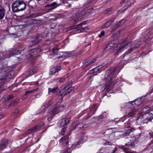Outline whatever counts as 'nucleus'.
Wrapping results in <instances>:
<instances>
[{
	"label": "nucleus",
	"mask_w": 153,
	"mask_h": 153,
	"mask_svg": "<svg viewBox=\"0 0 153 153\" xmlns=\"http://www.w3.org/2000/svg\"><path fill=\"white\" fill-rule=\"evenodd\" d=\"M33 71L32 70H29L27 72V76H30L34 74Z\"/></svg>",
	"instance_id": "nucleus-33"
},
{
	"label": "nucleus",
	"mask_w": 153,
	"mask_h": 153,
	"mask_svg": "<svg viewBox=\"0 0 153 153\" xmlns=\"http://www.w3.org/2000/svg\"><path fill=\"white\" fill-rule=\"evenodd\" d=\"M97 107L96 104H94L92 106L91 108V111L93 112L92 114H93L95 112Z\"/></svg>",
	"instance_id": "nucleus-30"
},
{
	"label": "nucleus",
	"mask_w": 153,
	"mask_h": 153,
	"mask_svg": "<svg viewBox=\"0 0 153 153\" xmlns=\"http://www.w3.org/2000/svg\"><path fill=\"white\" fill-rule=\"evenodd\" d=\"M135 130V128L132 127L131 129L126 130L124 133L123 134V136H127L129 134L132 132L133 131Z\"/></svg>",
	"instance_id": "nucleus-23"
},
{
	"label": "nucleus",
	"mask_w": 153,
	"mask_h": 153,
	"mask_svg": "<svg viewBox=\"0 0 153 153\" xmlns=\"http://www.w3.org/2000/svg\"><path fill=\"white\" fill-rule=\"evenodd\" d=\"M103 67V65H100L97 67V68H98V70H99V71Z\"/></svg>",
	"instance_id": "nucleus-50"
},
{
	"label": "nucleus",
	"mask_w": 153,
	"mask_h": 153,
	"mask_svg": "<svg viewBox=\"0 0 153 153\" xmlns=\"http://www.w3.org/2000/svg\"><path fill=\"white\" fill-rule=\"evenodd\" d=\"M85 125L82 123H79L78 122L76 121L74 123V124L71 128V131L75 129H77L78 130L84 131L85 130L86 127Z\"/></svg>",
	"instance_id": "nucleus-6"
},
{
	"label": "nucleus",
	"mask_w": 153,
	"mask_h": 153,
	"mask_svg": "<svg viewBox=\"0 0 153 153\" xmlns=\"http://www.w3.org/2000/svg\"><path fill=\"white\" fill-rule=\"evenodd\" d=\"M64 107V106L63 105H62L60 106L59 107H58L59 109L60 110V111L62 110V108H63Z\"/></svg>",
	"instance_id": "nucleus-57"
},
{
	"label": "nucleus",
	"mask_w": 153,
	"mask_h": 153,
	"mask_svg": "<svg viewBox=\"0 0 153 153\" xmlns=\"http://www.w3.org/2000/svg\"><path fill=\"white\" fill-rule=\"evenodd\" d=\"M14 97L12 94L9 95L7 97V100H11Z\"/></svg>",
	"instance_id": "nucleus-42"
},
{
	"label": "nucleus",
	"mask_w": 153,
	"mask_h": 153,
	"mask_svg": "<svg viewBox=\"0 0 153 153\" xmlns=\"http://www.w3.org/2000/svg\"><path fill=\"white\" fill-rule=\"evenodd\" d=\"M19 109H15L14 111L13 114H14V115H16L19 113Z\"/></svg>",
	"instance_id": "nucleus-47"
},
{
	"label": "nucleus",
	"mask_w": 153,
	"mask_h": 153,
	"mask_svg": "<svg viewBox=\"0 0 153 153\" xmlns=\"http://www.w3.org/2000/svg\"><path fill=\"white\" fill-rule=\"evenodd\" d=\"M60 67L59 66H56L54 68H53L51 69L50 74L51 75L53 74L56 72L60 70Z\"/></svg>",
	"instance_id": "nucleus-18"
},
{
	"label": "nucleus",
	"mask_w": 153,
	"mask_h": 153,
	"mask_svg": "<svg viewBox=\"0 0 153 153\" xmlns=\"http://www.w3.org/2000/svg\"><path fill=\"white\" fill-rule=\"evenodd\" d=\"M92 70V71H94V72H97V71H99V70H98V68H97V67L94 69H93Z\"/></svg>",
	"instance_id": "nucleus-52"
},
{
	"label": "nucleus",
	"mask_w": 153,
	"mask_h": 153,
	"mask_svg": "<svg viewBox=\"0 0 153 153\" xmlns=\"http://www.w3.org/2000/svg\"><path fill=\"white\" fill-rule=\"evenodd\" d=\"M105 144L106 145H108L110 146H111L112 145V143L109 142H106L105 143Z\"/></svg>",
	"instance_id": "nucleus-53"
},
{
	"label": "nucleus",
	"mask_w": 153,
	"mask_h": 153,
	"mask_svg": "<svg viewBox=\"0 0 153 153\" xmlns=\"http://www.w3.org/2000/svg\"><path fill=\"white\" fill-rule=\"evenodd\" d=\"M62 88H62V89L61 91H59V95L61 96V98H62L63 97L67 95L68 94L67 90H63Z\"/></svg>",
	"instance_id": "nucleus-20"
},
{
	"label": "nucleus",
	"mask_w": 153,
	"mask_h": 153,
	"mask_svg": "<svg viewBox=\"0 0 153 153\" xmlns=\"http://www.w3.org/2000/svg\"><path fill=\"white\" fill-rule=\"evenodd\" d=\"M57 3L56 2H53L50 4H46L45 7H49L48 10L50 11L53 9L57 7Z\"/></svg>",
	"instance_id": "nucleus-14"
},
{
	"label": "nucleus",
	"mask_w": 153,
	"mask_h": 153,
	"mask_svg": "<svg viewBox=\"0 0 153 153\" xmlns=\"http://www.w3.org/2000/svg\"><path fill=\"white\" fill-rule=\"evenodd\" d=\"M121 52L122 51H119V49L118 50H117V51H116L114 53V54L117 55L118 54V53H119L120 52Z\"/></svg>",
	"instance_id": "nucleus-54"
},
{
	"label": "nucleus",
	"mask_w": 153,
	"mask_h": 153,
	"mask_svg": "<svg viewBox=\"0 0 153 153\" xmlns=\"http://www.w3.org/2000/svg\"><path fill=\"white\" fill-rule=\"evenodd\" d=\"M105 32L104 31H102L98 35V37L99 38H101L102 36L104 35Z\"/></svg>",
	"instance_id": "nucleus-44"
},
{
	"label": "nucleus",
	"mask_w": 153,
	"mask_h": 153,
	"mask_svg": "<svg viewBox=\"0 0 153 153\" xmlns=\"http://www.w3.org/2000/svg\"><path fill=\"white\" fill-rule=\"evenodd\" d=\"M69 135H67L62 137L59 140V142L62 144L64 145V146H66L68 149H70L73 146L72 144H69Z\"/></svg>",
	"instance_id": "nucleus-8"
},
{
	"label": "nucleus",
	"mask_w": 153,
	"mask_h": 153,
	"mask_svg": "<svg viewBox=\"0 0 153 153\" xmlns=\"http://www.w3.org/2000/svg\"><path fill=\"white\" fill-rule=\"evenodd\" d=\"M109 88V87L108 86V85L107 84H106L105 86V89H106L107 90V89H108Z\"/></svg>",
	"instance_id": "nucleus-59"
},
{
	"label": "nucleus",
	"mask_w": 153,
	"mask_h": 153,
	"mask_svg": "<svg viewBox=\"0 0 153 153\" xmlns=\"http://www.w3.org/2000/svg\"><path fill=\"white\" fill-rule=\"evenodd\" d=\"M74 89V87H73L71 86L67 88V89L68 93L72 91Z\"/></svg>",
	"instance_id": "nucleus-39"
},
{
	"label": "nucleus",
	"mask_w": 153,
	"mask_h": 153,
	"mask_svg": "<svg viewBox=\"0 0 153 153\" xmlns=\"http://www.w3.org/2000/svg\"><path fill=\"white\" fill-rule=\"evenodd\" d=\"M62 131L63 132H64L65 131V127L63 128V129H62Z\"/></svg>",
	"instance_id": "nucleus-64"
},
{
	"label": "nucleus",
	"mask_w": 153,
	"mask_h": 153,
	"mask_svg": "<svg viewBox=\"0 0 153 153\" xmlns=\"http://www.w3.org/2000/svg\"><path fill=\"white\" fill-rule=\"evenodd\" d=\"M88 29V28L85 27H83L82 28H80L79 30H79L80 32H85L87 31Z\"/></svg>",
	"instance_id": "nucleus-36"
},
{
	"label": "nucleus",
	"mask_w": 153,
	"mask_h": 153,
	"mask_svg": "<svg viewBox=\"0 0 153 153\" xmlns=\"http://www.w3.org/2000/svg\"><path fill=\"white\" fill-rule=\"evenodd\" d=\"M60 111V110L59 108L57 107L56 105L51 107L48 110V112L52 115L56 114L58 113Z\"/></svg>",
	"instance_id": "nucleus-9"
},
{
	"label": "nucleus",
	"mask_w": 153,
	"mask_h": 153,
	"mask_svg": "<svg viewBox=\"0 0 153 153\" xmlns=\"http://www.w3.org/2000/svg\"><path fill=\"white\" fill-rule=\"evenodd\" d=\"M140 45L138 43L135 45L134 47L131 48L129 49L128 51L126 52L123 55V57H124L126 55L128 54V53H131V52L134 49L136 48H138L139 46Z\"/></svg>",
	"instance_id": "nucleus-16"
},
{
	"label": "nucleus",
	"mask_w": 153,
	"mask_h": 153,
	"mask_svg": "<svg viewBox=\"0 0 153 153\" xmlns=\"http://www.w3.org/2000/svg\"><path fill=\"white\" fill-rule=\"evenodd\" d=\"M42 95L41 93H39L36 95L35 96V97L36 98H39Z\"/></svg>",
	"instance_id": "nucleus-49"
},
{
	"label": "nucleus",
	"mask_w": 153,
	"mask_h": 153,
	"mask_svg": "<svg viewBox=\"0 0 153 153\" xmlns=\"http://www.w3.org/2000/svg\"><path fill=\"white\" fill-rule=\"evenodd\" d=\"M117 148L116 147H115L112 153H115L116 151L117 150Z\"/></svg>",
	"instance_id": "nucleus-60"
},
{
	"label": "nucleus",
	"mask_w": 153,
	"mask_h": 153,
	"mask_svg": "<svg viewBox=\"0 0 153 153\" xmlns=\"http://www.w3.org/2000/svg\"><path fill=\"white\" fill-rule=\"evenodd\" d=\"M126 20L124 19H123L121 20V21H119L117 23V24H118L120 26L124 24Z\"/></svg>",
	"instance_id": "nucleus-34"
},
{
	"label": "nucleus",
	"mask_w": 153,
	"mask_h": 153,
	"mask_svg": "<svg viewBox=\"0 0 153 153\" xmlns=\"http://www.w3.org/2000/svg\"><path fill=\"white\" fill-rule=\"evenodd\" d=\"M113 10L112 7H110L106 9L104 11V13L105 14H110Z\"/></svg>",
	"instance_id": "nucleus-28"
},
{
	"label": "nucleus",
	"mask_w": 153,
	"mask_h": 153,
	"mask_svg": "<svg viewBox=\"0 0 153 153\" xmlns=\"http://www.w3.org/2000/svg\"><path fill=\"white\" fill-rule=\"evenodd\" d=\"M64 153H70L68 150H65Z\"/></svg>",
	"instance_id": "nucleus-63"
},
{
	"label": "nucleus",
	"mask_w": 153,
	"mask_h": 153,
	"mask_svg": "<svg viewBox=\"0 0 153 153\" xmlns=\"http://www.w3.org/2000/svg\"><path fill=\"white\" fill-rule=\"evenodd\" d=\"M12 10L15 13H17L24 10L26 8V4L23 1L16 0L11 5Z\"/></svg>",
	"instance_id": "nucleus-2"
},
{
	"label": "nucleus",
	"mask_w": 153,
	"mask_h": 153,
	"mask_svg": "<svg viewBox=\"0 0 153 153\" xmlns=\"http://www.w3.org/2000/svg\"><path fill=\"white\" fill-rule=\"evenodd\" d=\"M109 45H107L106 46L105 48V50L106 51V49L108 48V49H110V48H109Z\"/></svg>",
	"instance_id": "nucleus-56"
},
{
	"label": "nucleus",
	"mask_w": 153,
	"mask_h": 153,
	"mask_svg": "<svg viewBox=\"0 0 153 153\" xmlns=\"http://www.w3.org/2000/svg\"><path fill=\"white\" fill-rule=\"evenodd\" d=\"M8 143V140H2L0 143V150H2L5 148Z\"/></svg>",
	"instance_id": "nucleus-15"
},
{
	"label": "nucleus",
	"mask_w": 153,
	"mask_h": 153,
	"mask_svg": "<svg viewBox=\"0 0 153 153\" xmlns=\"http://www.w3.org/2000/svg\"><path fill=\"white\" fill-rule=\"evenodd\" d=\"M84 137L85 136H84L83 137H81V138L80 139V140L81 141H84L86 140L87 137L86 136H85V139Z\"/></svg>",
	"instance_id": "nucleus-48"
},
{
	"label": "nucleus",
	"mask_w": 153,
	"mask_h": 153,
	"mask_svg": "<svg viewBox=\"0 0 153 153\" xmlns=\"http://www.w3.org/2000/svg\"><path fill=\"white\" fill-rule=\"evenodd\" d=\"M109 27V25H108L107 23H106L105 24H104L102 26V28H107Z\"/></svg>",
	"instance_id": "nucleus-46"
},
{
	"label": "nucleus",
	"mask_w": 153,
	"mask_h": 153,
	"mask_svg": "<svg viewBox=\"0 0 153 153\" xmlns=\"http://www.w3.org/2000/svg\"><path fill=\"white\" fill-rule=\"evenodd\" d=\"M96 61L95 58H93L89 59H86L83 62V65L85 67H87L92 64Z\"/></svg>",
	"instance_id": "nucleus-12"
},
{
	"label": "nucleus",
	"mask_w": 153,
	"mask_h": 153,
	"mask_svg": "<svg viewBox=\"0 0 153 153\" xmlns=\"http://www.w3.org/2000/svg\"><path fill=\"white\" fill-rule=\"evenodd\" d=\"M80 142L79 141L77 142V144H74V145H76H76H79L80 144L79 143Z\"/></svg>",
	"instance_id": "nucleus-62"
},
{
	"label": "nucleus",
	"mask_w": 153,
	"mask_h": 153,
	"mask_svg": "<svg viewBox=\"0 0 153 153\" xmlns=\"http://www.w3.org/2000/svg\"><path fill=\"white\" fill-rule=\"evenodd\" d=\"M38 89V88H37V89H35L33 90H32L27 91L25 93V94L24 96L22 97V99L23 100H24L25 98H26L27 97V96H26L28 94H31L32 93H33L35 92Z\"/></svg>",
	"instance_id": "nucleus-22"
},
{
	"label": "nucleus",
	"mask_w": 153,
	"mask_h": 153,
	"mask_svg": "<svg viewBox=\"0 0 153 153\" xmlns=\"http://www.w3.org/2000/svg\"><path fill=\"white\" fill-rule=\"evenodd\" d=\"M65 80V77H61L58 78L57 79V81L60 82H63Z\"/></svg>",
	"instance_id": "nucleus-35"
},
{
	"label": "nucleus",
	"mask_w": 153,
	"mask_h": 153,
	"mask_svg": "<svg viewBox=\"0 0 153 153\" xmlns=\"http://www.w3.org/2000/svg\"><path fill=\"white\" fill-rule=\"evenodd\" d=\"M4 116V115L3 114H0V119L2 118Z\"/></svg>",
	"instance_id": "nucleus-61"
},
{
	"label": "nucleus",
	"mask_w": 153,
	"mask_h": 153,
	"mask_svg": "<svg viewBox=\"0 0 153 153\" xmlns=\"http://www.w3.org/2000/svg\"><path fill=\"white\" fill-rule=\"evenodd\" d=\"M49 33H45L42 35H39L36 36V37L33 38V39L29 43V45L30 46H34L41 41L43 40H49V38H45V37H47L48 36Z\"/></svg>",
	"instance_id": "nucleus-3"
},
{
	"label": "nucleus",
	"mask_w": 153,
	"mask_h": 153,
	"mask_svg": "<svg viewBox=\"0 0 153 153\" xmlns=\"http://www.w3.org/2000/svg\"><path fill=\"white\" fill-rule=\"evenodd\" d=\"M145 116L146 118L144 120V123H147L153 119V113L152 112L147 113L145 114Z\"/></svg>",
	"instance_id": "nucleus-10"
},
{
	"label": "nucleus",
	"mask_w": 153,
	"mask_h": 153,
	"mask_svg": "<svg viewBox=\"0 0 153 153\" xmlns=\"http://www.w3.org/2000/svg\"><path fill=\"white\" fill-rule=\"evenodd\" d=\"M18 51V50L15 48H12L6 52H4L2 54V56H1L0 60H3L6 58H9L15 54H17Z\"/></svg>",
	"instance_id": "nucleus-4"
},
{
	"label": "nucleus",
	"mask_w": 153,
	"mask_h": 153,
	"mask_svg": "<svg viewBox=\"0 0 153 153\" xmlns=\"http://www.w3.org/2000/svg\"><path fill=\"white\" fill-rule=\"evenodd\" d=\"M9 71L8 67L0 68V81L3 82L7 79Z\"/></svg>",
	"instance_id": "nucleus-5"
},
{
	"label": "nucleus",
	"mask_w": 153,
	"mask_h": 153,
	"mask_svg": "<svg viewBox=\"0 0 153 153\" xmlns=\"http://www.w3.org/2000/svg\"><path fill=\"white\" fill-rule=\"evenodd\" d=\"M150 108L149 107H145L143 108L142 111L143 112H146L149 111L150 109Z\"/></svg>",
	"instance_id": "nucleus-37"
},
{
	"label": "nucleus",
	"mask_w": 153,
	"mask_h": 153,
	"mask_svg": "<svg viewBox=\"0 0 153 153\" xmlns=\"http://www.w3.org/2000/svg\"><path fill=\"white\" fill-rule=\"evenodd\" d=\"M58 88L57 87H56L53 88H49L48 89V93L49 94L51 92L52 93H54L56 92Z\"/></svg>",
	"instance_id": "nucleus-24"
},
{
	"label": "nucleus",
	"mask_w": 153,
	"mask_h": 153,
	"mask_svg": "<svg viewBox=\"0 0 153 153\" xmlns=\"http://www.w3.org/2000/svg\"><path fill=\"white\" fill-rule=\"evenodd\" d=\"M114 18H112L110 20L107 22L106 23H107L108 25H109V27L111 25V23L114 22Z\"/></svg>",
	"instance_id": "nucleus-38"
},
{
	"label": "nucleus",
	"mask_w": 153,
	"mask_h": 153,
	"mask_svg": "<svg viewBox=\"0 0 153 153\" xmlns=\"http://www.w3.org/2000/svg\"><path fill=\"white\" fill-rule=\"evenodd\" d=\"M81 16H79L78 18H77V19H76V20H75V21L76 22L77 21H81Z\"/></svg>",
	"instance_id": "nucleus-55"
},
{
	"label": "nucleus",
	"mask_w": 153,
	"mask_h": 153,
	"mask_svg": "<svg viewBox=\"0 0 153 153\" xmlns=\"http://www.w3.org/2000/svg\"><path fill=\"white\" fill-rule=\"evenodd\" d=\"M131 4V3L130 1H128L125 5L126 9H127L129 6Z\"/></svg>",
	"instance_id": "nucleus-43"
},
{
	"label": "nucleus",
	"mask_w": 153,
	"mask_h": 153,
	"mask_svg": "<svg viewBox=\"0 0 153 153\" xmlns=\"http://www.w3.org/2000/svg\"><path fill=\"white\" fill-rule=\"evenodd\" d=\"M52 104V101L51 100H50L44 104V105L42 106V108L43 109H45V108L49 107L50 105H51Z\"/></svg>",
	"instance_id": "nucleus-27"
},
{
	"label": "nucleus",
	"mask_w": 153,
	"mask_h": 153,
	"mask_svg": "<svg viewBox=\"0 0 153 153\" xmlns=\"http://www.w3.org/2000/svg\"><path fill=\"white\" fill-rule=\"evenodd\" d=\"M71 29H75L76 30V25L71 26L70 27L67 28L64 30L65 31L67 32Z\"/></svg>",
	"instance_id": "nucleus-29"
},
{
	"label": "nucleus",
	"mask_w": 153,
	"mask_h": 153,
	"mask_svg": "<svg viewBox=\"0 0 153 153\" xmlns=\"http://www.w3.org/2000/svg\"><path fill=\"white\" fill-rule=\"evenodd\" d=\"M132 43L131 42H128L125 45H123V46L121 47L120 49H119V51H123L124 50L126 49L129 47V45L131 46V44Z\"/></svg>",
	"instance_id": "nucleus-21"
},
{
	"label": "nucleus",
	"mask_w": 153,
	"mask_h": 153,
	"mask_svg": "<svg viewBox=\"0 0 153 153\" xmlns=\"http://www.w3.org/2000/svg\"><path fill=\"white\" fill-rule=\"evenodd\" d=\"M5 11L4 8L0 5V20L2 19L4 16Z\"/></svg>",
	"instance_id": "nucleus-19"
},
{
	"label": "nucleus",
	"mask_w": 153,
	"mask_h": 153,
	"mask_svg": "<svg viewBox=\"0 0 153 153\" xmlns=\"http://www.w3.org/2000/svg\"><path fill=\"white\" fill-rule=\"evenodd\" d=\"M124 152L126 153H134L133 152H130L129 151H128L127 150H124Z\"/></svg>",
	"instance_id": "nucleus-58"
},
{
	"label": "nucleus",
	"mask_w": 153,
	"mask_h": 153,
	"mask_svg": "<svg viewBox=\"0 0 153 153\" xmlns=\"http://www.w3.org/2000/svg\"><path fill=\"white\" fill-rule=\"evenodd\" d=\"M52 51L53 53L55 55L57 54L58 52V50L56 49H53L52 50Z\"/></svg>",
	"instance_id": "nucleus-45"
},
{
	"label": "nucleus",
	"mask_w": 153,
	"mask_h": 153,
	"mask_svg": "<svg viewBox=\"0 0 153 153\" xmlns=\"http://www.w3.org/2000/svg\"><path fill=\"white\" fill-rule=\"evenodd\" d=\"M136 140V137L134 136H133L131 137V139H130V141L131 143H130L128 142V143H126L125 144L126 146H132L134 144V143Z\"/></svg>",
	"instance_id": "nucleus-17"
},
{
	"label": "nucleus",
	"mask_w": 153,
	"mask_h": 153,
	"mask_svg": "<svg viewBox=\"0 0 153 153\" xmlns=\"http://www.w3.org/2000/svg\"><path fill=\"white\" fill-rule=\"evenodd\" d=\"M116 71V69L114 68H112L107 70L106 72L105 76L103 80L106 81L109 78H111L110 82H111V83H112V79L111 78L110 76L111 75H114L115 72Z\"/></svg>",
	"instance_id": "nucleus-7"
},
{
	"label": "nucleus",
	"mask_w": 153,
	"mask_h": 153,
	"mask_svg": "<svg viewBox=\"0 0 153 153\" xmlns=\"http://www.w3.org/2000/svg\"><path fill=\"white\" fill-rule=\"evenodd\" d=\"M104 117L102 115H101L99 117L98 120H100L102 119Z\"/></svg>",
	"instance_id": "nucleus-51"
},
{
	"label": "nucleus",
	"mask_w": 153,
	"mask_h": 153,
	"mask_svg": "<svg viewBox=\"0 0 153 153\" xmlns=\"http://www.w3.org/2000/svg\"><path fill=\"white\" fill-rule=\"evenodd\" d=\"M120 27L119 25L117 23L116 25H114L111 28V31H114L116 30Z\"/></svg>",
	"instance_id": "nucleus-32"
},
{
	"label": "nucleus",
	"mask_w": 153,
	"mask_h": 153,
	"mask_svg": "<svg viewBox=\"0 0 153 153\" xmlns=\"http://www.w3.org/2000/svg\"><path fill=\"white\" fill-rule=\"evenodd\" d=\"M91 10H88L85 11H83L82 12V15L85 16H87L89 15L90 13Z\"/></svg>",
	"instance_id": "nucleus-26"
},
{
	"label": "nucleus",
	"mask_w": 153,
	"mask_h": 153,
	"mask_svg": "<svg viewBox=\"0 0 153 153\" xmlns=\"http://www.w3.org/2000/svg\"><path fill=\"white\" fill-rule=\"evenodd\" d=\"M72 83V82L71 81L68 82L65 85L63 86V90H65L68 86L71 85Z\"/></svg>",
	"instance_id": "nucleus-31"
},
{
	"label": "nucleus",
	"mask_w": 153,
	"mask_h": 153,
	"mask_svg": "<svg viewBox=\"0 0 153 153\" xmlns=\"http://www.w3.org/2000/svg\"><path fill=\"white\" fill-rule=\"evenodd\" d=\"M36 51L37 50L36 49H32L30 51V53L32 56H33L34 54H33L32 53H35L36 52Z\"/></svg>",
	"instance_id": "nucleus-41"
},
{
	"label": "nucleus",
	"mask_w": 153,
	"mask_h": 153,
	"mask_svg": "<svg viewBox=\"0 0 153 153\" xmlns=\"http://www.w3.org/2000/svg\"><path fill=\"white\" fill-rule=\"evenodd\" d=\"M86 21H83L80 24L76 25V30H78L80 28H82V25H85L86 24Z\"/></svg>",
	"instance_id": "nucleus-25"
},
{
	"label": "nucleus",
	"mask_w": 153,
	"mask_h": 153,
	"mask_svg": "<svg viewBox=\"0 0 153 153\" xmlns=\"http://www.w3.org/2000/svg\"><path fill=\"white\" fill-rule=\"evenodd\" d=\"M70 118L68 117L67 118L62 119L59 121L60 126V127H63L67 125L70 122Z\"/></svg>",
	"instance_id": "nucleus-11"
},
{
	"label": "nucleus",
	"mask_w": 153,
	"mask_h": 153,
	"mask_svg": "<svg viewBox=\"0 0 153 153\" xmlns=\"http://www.w3.org/2000/svg\"><path fill=\"white\" fill-rule=\"evenodd\" d=\"M19 100H15L12 102L9 105L10 106V105H15L18 102Z\"/></svg>",
	"instance_id": "nucleus-40"
},
{
	"label": "nucleus",
	"mask_w": 153,
	"mask_h": 153,
	"mask_svg": "<svg viewBox=\"0 0 153 153\" xmlns=\"http://www.w3.org/2000/svg\"><path fill=\"white\" fill-rule=\"evenodd\" d=\"M44 123L43 122L35 126L33 128L30 129L29 130V133H30V131H32L33 132H36L40 129L41 127L44 125Z\"/></svg>",
	"instance_id": "nucleus-13"
},
{
	"label": "nucleus",
	"mask_w": 153,
	"mask_h": 153,
	"mask_svg": "<svg viewBox=\"0 0 153 153\" xmlns=\"http://www.w3.org/2000/svg\"><path fill=\"white\" fill-rule=\"evenodd\" d=\"M142 98H139L127 104L126 105V116L130 117L134 115L137 111L136 109H134L135 106L140 105L143 102Z\"/></svg>",
	"instance_id": "nucleus-1"
}]
</instances>
